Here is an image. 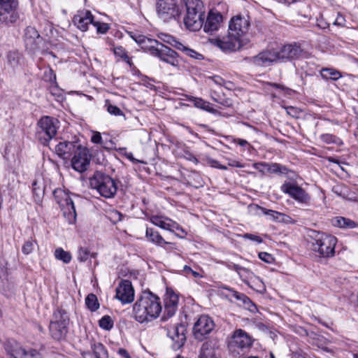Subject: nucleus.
Masks as SVG:
<instances>
[{"label": "nucleus", "mask_w": 358, "mask_h": 358, "mask_svg": "<svg viewBox=\"0 0 358 358\" xmlns=\"http://www.w3.org/2000/svg\"><path fill=\"white\" fill-rule=\"evenodd\" d=\"M8 62L13 66L16 65L18 62L17 60L15 59V54L13 52L8 53Z\"/></svg>", "instance_id": "obj_60"}, {"label": "nucleus", "mask_w": 358, "mask_h": 358, "mask_svg": "<svg viewBox=\"0 0 358 358\" xmlns=\"http://www.w3.org/2000/svg\"><path fill=\"white\" fill-rule=\"evenodd\" d=\"M94 18L90 10H78L74 15L73 22L78 29L82 31H86L90 24H93Z\"/></svg>", "instance_id": "obj_19"}, {"label": "nucleus", "mask_w": 358, "mask_h": 358, "mask_svg": "<svg viewBox=\"0 0 358 358\" xmlns=\"http://www.w3.org/2000/svg\"><path fill=\"white\" fill-rule=\"evenodd\" d=\"M37 134L43 143L53 138L59 128V121L50 116L42 117L37 124Z\"/></svg>", "instance_id": "obj_8"}, {"label": "nucleus", "mask_w": 358, "mask_h": 358, "mask_svg": "<svg viewBox=\"0 0 358 358\" xmlns=\"http://www.w3.org/2000/svg\"><path fill=\"white\" fill-rule=\"evenodd\" d=\"M91 141L94 143H101L102 141L101 134L98 131L94 132L92 136Z\"/></svg>", "instance_id": "obj_59"}, {"label": "nucleus", "mask_w": 358, "mask_h": 358, "mask_svg": "<svg viewBox=\"0 0 358 358\" xmlns=\"http://www.w3.org/2000/svg\"><path fill=\"white\" fill-rule=\"evenodd\" d=\"M145 234L147 238L150 242L156 245H162L164 244L169 243L162 238V236L159 234L158 231L154 230L152 228H147Z\"/></svg>", "instance_id": "obj_31"}, {"label": "nucleus", "mask_w": 358, "mask_h": 358, "mask_svg": "<svg viewBox=\"0 0 358 358\" xmlns=\"http://www.w3.org/2000/svg\"><path fill=\"white\" fill-rule=\"evenodd\" d=\"M234 143H237L240 146L244 147L247 145H248V142L246 140L241 139V138H237L234 139Z\"/></svg>", "instance_id": "obj_64"}, {"label": "nucleus", "mask_w": 358, "mask_h": 358, "mask_svg": "<svg viewBox=\"0 0 358 358\" xmlns=\"http://www.w3.org/2000/svg\"><path fill=\"white\" fill-rule=\"evenodd\" d=\"M185 331V326L181 324H177L171 326L168 329L167 334L178 345H182L186 340Z\"/></svg>", "instance_id": "obj_24"}, {"label": "nucleus", "mask_w": 358, "mask_h": 358, "mask_svg": "<svg viewBox=\"0 0 358 358\" xmlns=\"http://www.w3.org/2000/svg\"><path fill=\"white\" fill-rule=\"evenodd\" d=\"M179 297L171 289H167L164 296L165 313L168 317H172L178 308Z\"/></svg>", "instance_id": "obj_22"}, {"label": "nucleus", "mask_w": 358, "mask_h": 358, "mask_svg": "<svg viewBox=\"0 0 358 358\" xmlns=\"http://www.w3.org/2000/svg\"><path fill=\"white\" fill-rule=\"evenodd\" d=\"M238 275L245 284L255 275L251 271L243 266Z\"/></svg>", "instance_id": "obj_41"}, {"label": "nucleus", "mask_w": 358, "mask_h": 358, "mask_svg": "<svg viewBox=\"0 0 358 358\" xmlns=\"http://www.w3.org/2000/svg\"><path fill=\"white\" fill-rule=\"evenodd\" d=\"M223 22L222 15L215 9H212L208 13L203 27V31L207 34H212L219 30Z\"/></svg>", "instance_id": "obj_17"}, {"label": "nucleus", "mask_w": 358, "mask_h": 358, "mask_svg": "<svg viewBox=\"0 0 358 358\" xmlns=\"http://www.w3.org/2000/svg\"><path fill=\"white\" fill-rule=\"evenodd\" d=\"M215 350L208 343H205L202 345L200 358H215Z\"/></svg>", "instance_id": "obj_35"}, {"label": "nucleus", "mask_w": 358, "mask_h": 358, "mask_svg": "<svg viewBox=\"0 0 358 358\" xmlns=\"http://www.w3.org/2000/svg\"><path fill=\"white\" fill-rule=\"evenodd\" d=\"M214 327V322L210 317L201 315L194 325V336L196 339L202 341L213 330Z\"/></svg>", "instance_id": "obj_12"}, {"label": "nucleus", "mask_w": 358, "mask_h": 358, "mask_svg": "<svg viewBox=\"0 0 358 358\" xmlns=\"http://www.w3.org/2000/svg\"><path fill=\"white\" fill-rule=\"evenodd\" d=\"M18 0H0V23H14L19 18Z\"/></svg>", "instance_id": "obj_10"}, {"label": "nucleus", "mask_w": 358, "mask_h": 358, "mask_svg": "<svg viewBox=\"0 0 358 358\" xmlns=\"http://www.w3.org/2000/svg\"><path fill=\"white\" fill-rule=\"evenodd\" d=\"M66 325L67 322L64 318L51 322L50 324V331L52 336L56 340L62 339L67 332Z\"/></svg>", "instance_id": "obj_23"}, {"label": "nucleus", "mask_w": 358, "mask_h": 358, "mask_svg": "<svg viewBox=\"0 0 358 358\" xmlns=\"http://www.w3.org/2000/svg\"><path fill=\"white\" fill-rule=\"evenodd\" d=\"M207 80L208 82H213L215 84L220 86H222V85L224 84V80L218 76L209 77Z\"/></svg>", "instance_id": "obj_55"}, {"label": "nucleus", "mask_w": 358, "mask_h": 358, "mask_svg": "<svg viewBox=\"0 0 358 358\" xmlns=\"http://www.w3.org/2000/svg\"><path fill=\"white\" fill-rule=\"evenodd\" d=\"M207 163L213 168L222 169V170H227V167L226 166L221 165L220 162L215 159H208Z\"/></svg>", "instance_id": "obj_54"}, {"label": "nucleus", "mask_w": 358, "mask_h": 358, "mask_svg": "<svg viewBox=\"0 0 358 358\" xmlns=\"http://www.w3.org/2000/svg\"><path fill=\"white\" fill-rule=\"evenodd\" d=\"M36 243V242L33 240L27 241L22 245V252L26 255L31 254L34 251V245Z\"/></svg>", "instance_id": "obj_46"}, {"label": "nucleus", "mask_w": 358, "mask_h": 358, "mask_svg": "<svg viewBox=\"0 0 358 358\" xmlns=\"http://www.w3.org/2000/svg\"><path fill=\"white\" fill-rule=\"evenodd\" d=\"M53 195L68 222L73 224L76 220V212L74 203L69 193L62 189H56L53 192Z\"/></svg>", "instance_id": "obj_7"}, {"label": "nucleus", "mask_w": 358, "mask_h": 358, "mask_svg": "<svg viewBox=\"0 0 358 358\" xmlns=\"http://www.w3.org/2000/svg\"><path fill=\"white\" fill-rule=\"evenodd\" d=\"M285 108L287 113L293 117H298L301 113V110L299 108L294 106H287L285 107Z\"/></svg>", "instance_id": "obj_52"}, {"label": "nucleus", "mask_w": 358, "mask_h": 358, "mask_svg": "<svg viewBox=\"0 0 358 358\" xmlns=\"http://www.w3.org/2000/svg\"><path fill=\"white\" fill-rule=\"evenodd\" d=\"M32 192L35 201L39 203L42 201L44 194L42 184L37 180L34 181L32 183Z\"/></svg>", "instance_id": "obj_34"}, {"label": "nucleus", "mask_w": 358, "mask_h": 358, "mask_svg": "<svg viewBox=\"0 0 358 358\" xmlns=\"http://www.w3.org/2000/svg\"><path fill=\"white\" fill-rule=\"evenodd\" d=\"M253 167L261 172L262 174L267 173L268 163L266 162H257L253 164Z\"/></svg>", "instance_id": "obj_50"}, {"label": "nucleus", "mask_w": 358, "mask_h": 358, "mask_svg": "<svg viewBox=\"0 0 358 358\" xmlns=\"http://www.w3.org/2000/svg\"><path fill=\"white\" fill-rule=\"evenodd\" d=\"M187 13L184 17V24L191 31L200 30L205 19V10L201 0H187Z\"/></svg>", "instance_id": "obj_4"}, {"label": "nucleus", "mask_w": 358, "mask_h": 358, "mask_svg": "<svg viewBox=\"0 0 358 358\" xmlns=\"http://www.w3.org/2000/svg\"><path fill=\"white\" fill-rule=\"evenodd\" d=\"M210 42L222 50H236L241 46V39L232 36L229 32L227 36L222 38L210 39Z\"/></svg>", "instance_id": "obj_18"}, {"label": "nucleus", "mask_w": 358, "mask_h": 358, "mask_svg": "<svg viewBox=\"0 0 358 358\" xmlns=\"http://www.w3.org/2000/svg\"><path fill=\"white\" fill-rule=\"evenodd\" d=\"M75 149L76 144L74 142L64 141L56 145L55 152L60 157L66 159L70 157Z\"/></svg>", "instance_id": "obj_26"}, {"label": "nucleus", "mask_w": 358, "mask_h": 358, "mask_svg": "<svg viewBox=\"0 0 358 358\" xmlns=\"http://www.w3.org/2000/svg\"><path fill=\"white\" fill-rule=\"evenodd\" d=\"M187 99L189 101H192L193 103L194 106L197 108H199V109H201V110H203L205 111L212 113H214L215 112V110L213 109V108L211 106V104L208 101H207L201 98L190 96H188Z\"/></svg>", "instance_id": "obj_29"}, {"label": "nucleus", "mask_w": 358, "mask_h": 358, "mask_svg": "<svg viewBox=\"0 0 358 358\" xmlns=\"http://www.w3.org/2000/svg\"><path fill=\"white\" fill-rule=\"evenodd\" d=\"M92 351L83 352L81 353L83 358H107V352L101 343L92 345Z\"/></svg>", "instance_id": "obj_27"}, {"label": "nucleus", "mask_w": 358, "mask_h": 358, "mask_svg": "<svg viewBox=\"0 0 358 358\" xmlns=\"http://www.w3.org/2000/svg\"><path fill=\"white\" fill-rule=\"evenodd\" d=\"M320 138L327 143H338L339 141L335 136L329 134H322Z\"/></svg>", "instance_id": "obj_49"}, {"label": "nucleus", "mask_w": 358, "mask_h": 358, "mask_svg": "<svg viewBox=\"0 0 358 358\" xmlns=\"http://www.w3.org/2000/svg\"><path fill=\"white\" fill-rule=\"evenodd\" d=\"M90 186L96 189L101 196L106 199L113 198L117 191L115 180L108 175L100 171H96L90 178Z\"/></svg>", "instance_id": "obj_6"}, {"label": "nucleus", "mask_w": 358, "mask_h": 358, "mask_svg": "<svg viewBox=\"0 0 358 358\" xmlns=\"http://www.w3.org/2000/svg\"><path fill=\"white\" fill-rule=\"evenodd\" d=\"M90 157L88 150L80 146L77 147L75 155L71 160L73 169L80 173H83L87 169L90 164Z\"/></svg>", "instance_id": "obj_16"}, {"label": "nucleus", "mask_w": 358, "mask_h": 358, "mask_svg": "<svg viewBox=\"0 0 358 358\" xmlns=\"http://www.w3.org/2000/svg\"><path fill=\"white\" fill-rule=\"evenodd\" d=\"M250 27V21L248 17L236 15L229 21V31L230 34L241 38L245 36Z\"/></svg>", "instance_id": "obj_13"}, {"label": "nucleus", "mask_w": 358, "mask_h": 358, "mask_svg": "<svg viewBox=\"0 0 358 358\" xmlns=\"http://www.w3.org/2000/svg\"><path fill=\"white\" fill-rule=\"evenodd\" d=\"M336 243L337 238L331 234L315 231L311 236L312 250L322 257H334Z\"/></svg>", "instance_id": "obj_5"}, {"label": "nucleus", "mask_w": 358, "mask_h": 358, "mask_svg": "<svg viewBox=\"0 0 358 358\" xmlns=\"http://www.w3.org/2000/svg\"><path fill=\"white\" fill-rule=\"evenodd\" d=\"M267 172L269 173H287V169L277 163H268Z\"/></svg>", "instance_id": "obj_39"}, {"label": "nucleus", "mask_w": 358, "mask_h": 358, "mask_svg": "<svg viewBox=\"0 0 358 358\" xmlns=\"http://www.w3.org/2000/svg\"><path fill=\"white\" fill-rule=\"evenodd\" d=\"M150 221L155 226L163 229L173 231L178 230L184 232L183 229L175 221L160 215H152L150 217Z\"/></svg>", "instance_id": "obj_21"}, {"label": "nucleus", "mask_w": 358, "mask_h": 358, "mask_svg": "<svg viewBox=\"0 0 358 358\" xmlns=\"http://www.w3.org/2000/svg\"><path fill=\"white\" fill-rule=\"evenodd\" d=\"M162 310L160 298L150 291H144L133 305L132 317L141 324L156 320Z\"/></svg>", "instance_id": "obj_1"}, {"label": "nucleus", "mask_w": 358, "mask_h": 358, "mask_svg": "<svg viewBox=\"0 0 358 358\" xmlns=\"http://www.w3.org/2000/svg\"><path fill=\"white\" fill-rule=\"evenodd\" d=\"M5 350L13 358H43L38 350L32 348L25 349L15 340H8L5 343Z\"/></svg>", "instance_id": "obj_9"}, {"label": "nucleus", "mask_w": 358, "mask_h": 358, "mask_svg": "<svg viewBox=\"0 0 358 358\" xmlns=\"http://www.w3.org/2000/svg\"><path fill=\"white\" fill-rule=\"evenodd\" d=\"M321 76L324 79L333 80H337L342 77L340 71L331 68L322 69Z\"/></svg>", "instance_id": "obj_33"}, {"label": "nucleus", "mask_w": 358, "mask_h": 358, "mask_svg": "<svg viewBox=\"0 0 358 358\" xmlns=\"http://www.w3.org/2000/svg\"><path fill=\"white\" fill-rule=\"evenodd\" d=\"M280 189L300 203L307 204L310 201L309 194L296 184L285 182L281 186Z\"/></svg>", "instance_id": "obj_14"}, {"label": "nucleus", "mask_w": 358, "mask_h": 358, "mask_svg": "<svg viewBox=\"0 0 358 358\" xmlns=\"http://www.w3.org/2000/svg\"><path fill=\"white\" fill-rule=\"evenodd\" d=\"M157 11L159 16L164 20L175 17L178 15V6L173 3H166L164 0H158Z\"/></svg>", "instance_id": "obj_20"}, {"label": "nucleus", "mask_w": 358, "mask_h": 358, "mask_svg": "<svg viewBox=\"0 0 358 358\" xmlns=\"http://www.w3.org/2000/svg\"><path fill=\"white\" fill-rule=\"evenodd\" d=\"M117 354L124 358H131L129 352L125 349L123 348L118 349Z\"/></svg>", "instance_id": "obj_62"}, {"label": "nucleus", "mask_w": 358, "mask_h": 358, "mask_svg": "<svg viewBox=\"0 0 358 358\" xmlns=\"http://www.w3.org/2000/svg\"><path fill=\"white\" fill-rule=\"evenodd\" d=\"M247 285L250 287L254 290L263 294L266 292V286L262 281V280L257 276L255 275L248 283Z\"/></svg>", "instance_id": "obj_32"}, {"label": "nucleus", "mask_w": 358, "mask_h": 358, "mask_svg": "<svg viewBox=\"0 0 358 358\" xmlns=\"http://www.w3.org/2000/svg\"><path fill=\"white\" fill-rule=\"evenodd\" d=\"M243 237L244 238H246V239H250L252 241H255L258 243H260L262 242V239L261 237L258 236H256L255 234H245L243 235Z\"/></svg>", "instance_id": "obj_56"}, {"label": "nucleus", "mask_w": 358, "mask_h": 358, "mask_svg": "<svg viewBox=\"0 0 358 358\" xmlns=\"http://www.w3.org/2000/svg\"><path fill=\"white\" fill-rule=\"evenodd\" d=\"M252 343V338L245 331L239 329L234 331L228 341V348L230 351L236 352L239 349L250 348Z\"/></svg>", "instance_id": "obj_11"}, {"label": "nucleus", "mask_w": 358, "mask_h": 358, "mask_svg": "<svg viewBox=\"0 0 358 358\" xmlns=\"http://www.w3.org/2000/svg\"><path fill=\"white\" fill-rule=\"evenodd\" d=\"M85 303L87 307L91 311H96L99 308V303L97 297L94 294H90L85 299Z\"/></svg>", "instance_id": "obj_38"}, {"label": "nucleus", "mask_w": 358, "mask_h": 358, "mask_svg": "<svg viewBox=\"0 0 358 358\" xmlns=\"http://www.w3.org/2000/svg\"><path fill=\"white\" fill-rule=\"evenodd\" d=\"M304 54L296 43L287 44L280 49H269L261 52L252 58V62L257 66H269L274 63L285 62L299 59Z\"/></svg>", "instance_id": "obj_2"}, {"label": "nucleus", "mask_w": 358, "mask_h": 358, "mask_svg": "<svg viewBox=\"0 0 358 358\" xmlns=\"http://www.w3.org/2000/svg\"><path fill=\"white\" fill-rule=\"evenodd\" d=\"M333 226L342 229H354L357 227V224L353 220L344 217H336L331 220Z\"/></svg>", "instance_id": "obj_28"}, {"label": "nucleus", "mask_w": 358, "mask_h": 358, "mask_svg": "<svg viewBox=\"0 0 358 358\" xmlns=\"http://www.w3.org/2000/svg\"><path fill=\"white\" fill-rule=\"evenodd\" d=\"M345 20L344 17L342 15H338L336 19L334 22V24L339 25V26H343L344 24H345Z\"/></svg>", "instance_id": "obj_61"}, {"label": "nucleus", "mask_w": 358, "mask_h": 358, "mask_svg": "<svg viewBox=\"0 0 358 358\" xmlns=\"http://www.w3.org/2000/svg\"><path fill=\"white\" fill-rule=\"evenodd\" d=\"M39 34L34 27H27L24 31V41L26 45H29L32 48L36 44V40L39 38Z\"/></svg>", "instance_id": "obj_30"}, {"label": "nucleus", "mask_w": 358, "mask_h": 358, "mask_svg": "<svg viewBox=\"0 0 358 358\" xmlns=\"http://www.w3.org/2000/svg\"><path fill=\"white\" fill-rule=\"evenodd\" d=\"M231 296L236 299L238 301H242L243 303L245 306H248V307L250 308L249 305L254 306L250 299L247 297L245 294L239 293L236 291H231Z\"/></svg>", "instance_id": "obj_43"}, {"label": "nucleus", "mask_w": 358, "mask_h": 358, "mask_svg": "<svg viewBox=\"0 0 358 358\" xmlns=\"http://www.w3.org/2000/svg\"><path fill=\"white\" fill-rule=\"evenodd\" d=\"M161 40L176 49L183 48V44L177 41L174 37L166 34H162L160 36Z\"/></svg>", "instance_id": "obj_37"}, {"label": "nucleus", "mask_w": 358, "mask_h": 358, "mask_svg": "<svg viewBox=\"0 0 358 358\" xmlns=\"http://www.w3.org/2000/svg\"><path fill=\"white\" fill-rule=\"evenodd\" d=\"M90 257V251L87 248H80L78 255V259L80 262L86 261Z\"/></svg>", "instance_id": "obj_51"}, {"label": "nucleus", "mask_w": 358, "mask_h": 358, "mask_svg": "<svg viewBox=\"0 0 358 358\" xmlns=\"http://www.w3.org/2000/svg\"><path fill=\"white\" fill-rule=\"evenodd\" d=\"M6 265V260L3 257H0V289L3 291L9 289L12 285L8 277Z\"/></svg>", "instance_id": "obj_25"}, {"label": "nucleus", "mask_w": 358, "mask_h": 358, "mask_svg": "<svg viewBox=\"0 0 358 358\" xmlns=\"http://www.w3.org/2000/svg\"><path fill=\"white\" fill-rule=\"evenodd\" d=\"M134 40L142 45V48L148 50L152 55L171 66H177L178 65V54L166 45L156 40H151L141 36H138V39L134 38Z\"/></svg>", "instance_id": "obj_3"}, {"label": "nucleus", "mask_w": 358, "mask_h": 358, "mask_svg": "<svg viewBox=\"0 0 358 358\" xmlns=\"http://www.w3.org/2000/svg\"><path fill=\"white\" fill-rule=\"evenodd\" d=\"M227 267L229 268V269H231V270H234L237 273H239V271L241 270V268H242V266L238 265V264H228L227 265Z\"/></svg>", "instance_id": "obj_63"}, {"label": "nucleus", "mask_w": 358, "mask_h": 358, "mask_svg": "<svg viewBox=\"0 0 358 358\" xmlns=\"http://www.w3.org/2000/svg\"><path fill=\"white\" fill-rule=\"evenodd\" d=\"M99 327L105 330H110L113 327V321L111 317L108 315H104L99 321Z\"/></svg>", "instance_id": "obj_42"}, {"label": "nucleus", "mask_w": 358, "mask_h": 358, "mask_svg": "<svg viewBox=\"0 0 358 358\" xmlns=\"http://www.w3.org/2000/svg\"><path fill=\"white\" fill-rule=\"evenodd\" d=\"M228 160V165L229 166H232V167H238V168H243L245 167V165L241 164V162L236 161V160H234V159H227Z\"/></svg>", "instance_id": "obj_57"}, {"label": "nucleus", "mask_w": 358, "mask_h": 358, "mask_svg": "<svg viewBox=\"0 0 358 358\" xmlns=\"http://www.w3.org/2000/svg\"><path fill=\"white\" fill-rule=\"evenodd\" d=\"M258 256L261 260L264 261V262L269 263V264L272 263L274 259L273 256L271 254L266 252H259Z\"/></svg>", "instance_id": "obj_53"}, {"label": "nucleus", "mask_w": 358, "mask_h": 358, "mask_svg": "<svg viewBox=\"0 0 358 358\" xmlns=\"http://www.w3.org/2000/svg\"><path fill=\"white\" fill-rule=\"evenodd\" d=\"M262 211L264 215H267L268 218L272 220H278L281 217L285 216L284 214L273 210H267L266 208H263Z\"/></svg>", "instance_id": "obj_45"}, {"label": "nucleus", "mask_w": 358, "mask_h": 358, "mask_svg": "<svg viewBox=\"0 0 358 358\" xmlns=\"http://www.w3.org/2000/svg\"><path fill=\"white\" fill-rule=\"evenodd\" d=\"M184 271L187 273V274H192L194 278H201V275L199 273L193 271L189 266H184Z\"/></svg>", "instance_id": "obj_58"}, {"label": "nucleus", "mask_w": 358, "mask_h": 358, "mask_svg": "<svg viewBox=\"0 0 358 358\" xmlns=\"http://www.w3.org/2000/svg\"><path fill=\"white\" fill-rule=\"evenodd\" d=\"M105 107L108 113L115 116H124V113L116 106L110 103L109 100H106Z\"/></svg>", "instance_id": "obj_40"}, {"label": "nucleus", "mask_w": 358, "mask_h": 358, "mask_svg": "<svg viewBox=\"0 0 358 358\" xmlns=\"http://www.w3.org/2000/svg\"><path fill=\"white\" fill-rule=\"evenodd\" d=\"M114 54L122 58L128 64H130V58L127 54L126 50L122 46H117L114 48Z\"/></svg>", "instance_id": "obj_47"}, {"label": "nucleus", "mask_w": 358, "mask_h": 358, "mask_svg": "<svg viewBox=\"0 0 358 358\" xmlns=\"http://www.w3.org/2000/svg\"><path fill=\"white\" fill-rule=\"evenodd\" d=\"M55 257L57 260H60L65 264H69L72 259L71 255L69 252L65 251L62 248H58L55 250Z\"/></svg>", "instance_id": "obj_36"}, {"label": "nucleus", "mask_w": 358, "mask_h": 358, "mask_svg": "<svg viewBox=\"0 0 358 358\" xmlns=\"http://www.w3.org/2000/svg\"><path fill=\"white\" fill-rule=\"evenodd\" d=\"M179 50L185 52V54L192 58L196 59H202L203 55L197 52H196L194 50L190 49L183 45V48H179Z\"/></svg>", "instance_id": "obj_44"}, {"label": "nucleus", "mask_w": 358, "mask_h": 358, "mask_svg": "<svg viewBox=\"0 0 358 358\" xmlns=\"http://www.w3.org/2000/svg\"><path fill=\"white\" fill-rule=\"evenodd\" d=\"M115 292V298L122 304L130 303L134 299V289L129 280H122L116 287Z\"/></svg>", "instance_id": "obj_15"}, {"label": "nucleus", "mask_w": 358, "mask_h": 358, "mask_svg": "<svg viewBox=\"0 0 358 358\" xmlns=\"http://www.w3.org/2000/svg\"><path fill=\"white\" fill-rule=\"evenodd\" d=\"M93 25L96 29V32L98 34H104L109 30V25L107 23L100 22L97 21H94Z\"/></svg>", "instance_id": "obj_48"}]
</instances>
